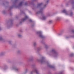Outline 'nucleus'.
<instances>
[{
  "label": "nucleus",
  "mask_w": 74,
  "mask_h": 74,
  "mask_svg": "<svg viewBox=\"0 0 74 74\" xmlns=\"http://www.w3.org/2000/svg\"><path fill=\"white\" fill-rule=\"evenodd\" d=\"M42 19L43 20H45V19H46V18L45 16H43L42 17Z\"/></svg>",
  "instance_id": "obj_4"
},
{
  "label": "nucleus",
  "mask_w": 74,
  "mask_h": 74,
  "mask_svg": "<svg viewBox=\"0 0 74 74\" xmlns=\"http://www.w3.org/2000/svg\"><path fill=\"white\" fill-rule=\"evenodd\" d=\"M27 18H28L27 16H25V18L23 19V21H25V20H26V19H27Z\"/></svg>",
  "instance_id": "obj_2"
},
{
  "label": "nucleus",
  "mask_w": 74,
  "mask_h": 74,
  "mask_svg": "<svg viewBox=\"0 0 74 74\" xmlns=\"http://www.w3.org/2000/svg\"><path fill=\"white\" fill-rule=\"evenodd\" d=\"M36 45V43H34V45Z\"/></svg>",
  "instance_id": "obj_15"
},
{
  "label": "nucleus",
  "mask_w": 74,
  "mask_h": 74,
  "mask_svg": "<svg viewBox=\"0 0 74 74\" xmlns=\"http://www.w3.org/2000/svg\"><path fill=\"white\" fill-rule=\"evenodd\" d=\"M52 52H55V50H52Z\"/></svg>",
  "instance_id": "obj_11"
},
{
  "label": "nucleus",
  "mask_w": 74,
  "mask_h": 74,
  "mask_svg": "<svg viewBox=\"0 0 74 74\" xmlns=\"http://www.w3.org/2000/svg\"><path fill=\"white\" fill-rule=\"evenodd\" d=\"M73 15V13H71L70 14V16H71V15Z\"/></svg>",
  "instance_id": "obj_10"
},
{
  "label": "nucleus",
  "mask_w": 74,
  "mask_h": 74,
  "mask_svg": "<svg viewBox=\"0 0 74 74\" xmlns=\"http://www.w3.org/2000/svg\"><path fill=\"white\" fill-rule=\"evenodd\" d=\"M49 1H48V0H47V1H46V3H48V2Z\"/></svg>",
  "instance_id": "obj_9"
},
{
  "label": "nucleus",
  "mask_w": 74,
  "mask_h": 74,
  "mask_svg": "<svg viewBox=\"0 0 74 74\" xmlns=\"http://www.w3.org/2000/svg\"><path fill=\"white\" fill-rule=\"evenodd\" d=\"M39 36L40 37H41V38H42V37H43V36H42V35L41 34H40L39 35Z\"/></svg>",
  "instance_id": "obj_3"
},
{
  "label": "nucleus",
  "mask_w": 74,
  "mask_h": 74,
  "mask_svg": "<svg viewBox=\"0 0 74 74\" xmlns=\"http://www.w3.org/2000/svg\"><path fill=\"white\" fill-rule=\"evenodd\" d=\"M46 5H45V7Z\"/></svg>",
  "instance_id": "obj_18"
},
{
  "label": "nucleus",
  "mask_w": 74,
  "mask_h": 74,
  "mask_svg": "<svg viewBox=\"0 0 74 74\" xmlns=\"http://www.w3.org/2000/svg\"><path fill=\"white\" fill-rule=\"evenodd\" d=\"M27 3H25V5H27Z\"/></svg>",
  "instance_id": "obj_12"
},
{
  "label": "nucleus",
  "mask_w": 74,
  "mask_h": 74,
  "mask_svg": "<svg viewBox=\"0 0 74 74\" xmlns=\"http://www.w3.org/2000/svg\"><path fill=\"white\" fill-rule=\"evenodd\" d=\"M73 54H71V56H73Z\"/></svg>",
  "instance_id": "obj_14"
},
{
  "label": "nucleus",
  "mask_w": 74,
  "mask_h": 74,
  "mask_svg": "<svg viewBox=\"0 0 74 74\" xmlns=\"http://www.w3.org/2000/svg\"><path fill=\"white\" fill-rule=\"evenodd\" d=\"M72 32H74V30H72Z\"/></svg>",
  "instance_id": "obj_17"
},
{
  "label": "nucleus",
  "mask_w": 74,
  "mask_h": 74,
  "mask_svg": "<svg viewBox=\"0 0 74 74\" xmlns=\"http://www.w3.org/2000/svg\"><path fill=\"white\" fill-rule=\"evenodd\" d=\"M18 37H20V36H21V35H18Z\"/></svg>",
  "instance_id": "obj_13"
},
{
  "label": "nucleus",
  "mask_w": 74,
  "mask_h": 74,
  "mask_svg": "<svg viewBox=\"0 0 74 74\" xmlns=\"http://www.w3.org/2000/svg\"><path fill=\"white\" fill-rule=\"evenodd\" d=\"M23 3V2H21L19 4L20 5H22V4Z\"/></svg>",
  "instance_id": "obj_6"
},
{
  "label": "nucleus",
  "mask_w": 74,
  "mask_h": 74,
  "mask_svg": "<svg viewBox=\"0 0 74 74\" xmlns=\"http://www.w3.org/2000/svg\"><path fill=\"white\" fill-rule=\"evenodd\" d=\"M62 12L63 13H65L66 15H67V12H66V10H64L62 11Z\"/></svg>",
  "instance_id": "obj_1"
},
{
  "label": "nucleus",
  "mask_w": 74,
  "mask_h": 74,
  "mask_svg": "<svg viewBox=\"0 0 74 74\" xmlns=\"http://www.w3.org/2000/svg\"><path fill=\"white\" fill-rule=\"evenodd\" d=\"M41 4H42V3H39L38 4V6H40V5H41Z\"/></svg>",
  "instance_id": "obj_5"
},
{
  "label": "nucleus",
  "mask_w": 74,
  "mask_h": 74,
  "mask_svg": "<svg viewBox=\"0 0 74 74\" xmlns=\"http://www.w3.org/2000/svg\"><path fill=\"white\" fill-rule=\"evenodd\" d=\"M30 22H32V20H30Z\"/></svg>",
  "instance_id": "obj_16"
},
{
  "label": "nucleus",
  "mask_w": 74,
  "mask_h": 74,
  "mask_svg": "<svg viewBox=\"0 0 74 74\" xmlns=\"http://www.w3.org/2000/svg\"><path fill=\"white\" fill-rule=\"evenodd\" d=\"M52 22V21H49V23H51Z\"/></svg>",
  "instance_id": "obj_8"
},
{
  "label": "nucleus",
  "mask_w": 74,
  "mask_h": 74,
  "mask_svg": "<svg viewBox=\"0 0 74 74\" xmlns=\"http://www.w3.org/2000/svg\"><path fill=\"white\" fill-rule=\"evenodd\" d=\"M35 71L36 72V74H38V71H37V70H35Z\"/></svg>",
  "instance_id": "obj_7"
}]
</instances>
